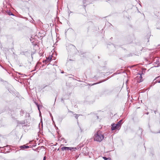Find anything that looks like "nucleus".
<instances>
[{
	"mask_svg": "<svg viewBox=\"0 0 160 160\" xmlns=\"http://www.w3.org/2000/svg\"><path fill=\"white\" fill-rule=\"evenodd\" d=\"M104 135L101 132L98 131L94 135V140L96 141L100 142L104 139Z\"/></svg>",
	"mask_w": 160,
	"mask_h": 160,
	"instance_id": "f257e3e1",
	"label": "nucleus"
},
{
	"mask_svg": "<svg viewBox=\"0 0 160 160\" xmlns=\"http://www.w3.org/2000/svg\"><path fill=\"white\" fill-rule=\"evenodd\" d=\"M111 130L112 131L115 130H119L120 129L119 125H117L116 124L113 123L111 124Z\"/></svg>",
	"mask_w": 160,
	"mask_h": 160,
	"instance_id": "f03ea898",
	"label": "nucleus"
},
{
	"mask_svg": "<svg viewBox=\"0 0 160 160\" xmlns=\"http://www.w3.org/2000/svg\"><path fill=\"white\" fill-rule=\"evenodd\" d=\"M135 80L138 82H140L142 81L143 79L141 74H138V76L136 78Z\"/></svg>",
	"mask_w": 160,
	"mask_h": 160,
	"instance_id": "7ed1b4c3",
	"label": "nucleus"
},
{
	"mask_svg": "<svg viewBox=\"0 0 160 160\" xmlns=\"http://www.w3.org/2000/svg\"><path fill=\"white\" fill-rule=\"evenodd\" d=\"M83 153L86 155H87L88 154H89L88 149L87 148H83Z\"/></svg>",
	"mask_w": 160,
	"mask_h": 160,
	"instance_id": "20e7f679",
	"label": "nucleus"
},
{
	"mask_svg": "<svg viewBox=\"0 0 160 160\" xmlns=\"http://www.w3.org/2000/svg\"><path fill=\"white\" fill-rule=\"evenodd\" d=\"M52 59V57H50L47 58L44 61L45 63H46L50 62L51 61Z\"/></svg>",
	"mask_w": 160,
	"mask_h": 160,
	"instance_id": "39448f33",
	"label": "nucleus"
},
{
	"mask_svg": "<svg viewBox=\"0 0 160 160\" xmlns=\"http://www.w3.org/2000/svg\"><path fill=\"white\" fill-rule=\"evenodd\" d=\"M68 148H69V149H68V150L75 151L77 150V148H76L68 147Z\"/></svg>",
	"mask_w": 160,
	"mask_h": 160,
	"instance_id": "423d86ee",
	"label": "nucleus"
},
{
	"mask_svg": "<svg viewBox=\"0 0 160 160\" xmlns=\"http://www.w3.org/2000/svg\"><path fill=\"white\" fill-rule=\"evenodd\" d=\"M20 148H21L25 149V148H29V146H26L25 145H23L22 146H21L20 147Z\"/></svg>",
	"mask_w": 160,
	"mask_h": 160,
	"instance_id": "0eeeda50",
	"label": "nucleus"
},
{
	"mask_svg": "<svg viewBox=\"0 0 160 160\" xmlns=\"http://www.w3.org/2000/svg\"><path fill=\"white\" fill-rule=\"evenodd\" d=\"M61 149L62 150H68V149H69V148L68 147H63Z\"/></svg>",
	"mask_w": 160,
	"mask_h": 160,
	"instance_id": "6e6552de",
	"label": "nucleus"
},
{
	"mask_svg": "<svg viewBox=\"0 0 160 160\" xmlns=\"http://www.w3.org/2000/svg\"><path fill=\"white\" fill-rule=\"evenodd\" d=\"M122 121V120H120V121H119L117 124H116L117 125H119V127H120H120L121 126V122Z\"/></svg>",
	"mask_w": 160,
	"mask_h": 160,
	"instance_id": "1a4fd4ad",
	"label": "nucleus"
},
{
	"mask_svg": "<svg viewBox=\"0 0 160 160\" xmlns=\"http://www.w3.org/2000/svg\"><path fill=\"white\" fill-rule=\"evenodd\" d=\"M93 154L92 153H89V154H88L87 155H88L89 156V158H91L92 157V156H93Z\"/></svg>",
	"mask_w": 160,
	"mask_h": 160,
	"instance_id": "9d476101",
	"label": "nucleus"
},
{
	"mask_svg": "<svg viewBox=\"0 0 160 160\" xmlns=\"http://www.w3.org/2000/svg\"><path fill=\"white\" fill-rule=\"evenodd\" d=\"M102 158L105 160H108V159H109V160H110V158H106L105 157H103Z\"/></svg>",
	"mask_w": 160,
	"mask_h": 160,
	"instance_id": "9b49d317",
	"label": "nucleus"
},
{
	"mask_svg": "<svg viewBox=\"0 0 160 160\" xmlns=\"http://www.w3.org/2000/svg\"><path fill=\"white\" fill-rule=\"evenodd\" d=\"M79 115H78V114H75V117L77 119L79 116Z\"/></svg>",
	"mask_w": 160,
	"mask_h": 160,
	"instance_id": "f8f14e48",
	"label": "nucleus"
},
{
	"mask_svg": "<svg viewBox=\"0 0 160 160\" xmlns=\"http://www.w3.org/2000/svg\"><path fill=\"white\" fill-rule=\"evenodd\" d=\"M24 111H21V114H23L24 113Z\"/></svg>",
	"mask_w": 160,
	"mask_h": 160,
	"instance_id": "ddd939ff",
	"label": "nucleus"
},
{
	"mask_svg": "<svg viewBox=\"0 0 160 160\" xmlns=\"http://www.w3.org/2000/svg\"><path fill=\"white\" fill-rule=\"evenodd\" d=\"M46 157H44L43 158V160H46Z\"/></svg>",
	"mask_w": 160,
	"mask_h": 160,
	"instance_id": "4468645a",
	"label": "nucleus"
},
{
	"mask_svg": "<svg viewBox=\"0 0 160 160\" xmlns=\"http://www.w3.org/2000/svg\"><path fill=\"white\" fill-rule=\"evenodd\" d=\"M37 107H38V109L39 110H39V106H38V105H37Z\"/></svg>",
	"mask_w": 160,
	"mask_h": 160,
	"instance_id": "2eb2a0df",
	"label": "nucleus"
},
{
	"mask_svg": "<svg viewBox=\"0 0 160 160\" xmlns=\"http://www.w3.org/2000/svg\"><path fill=\"white\" fill-rule=\"evenodd\" d=\"M158 83H160V80L157 82Z\"/></svg>",
	"mask_w": 160,
	"mask_h": 160,
	"instance_id": "dca6fc26",
	"label": "nucleus"
},
{
	"mask_svg": "<svg viewBox=\"0 0 160 160\" xmlns=\"http://www.w3.org/2000/svg\"><path fill=\"white\" fill-rule=\"evenodd\" d=\"M100 83V82H99L97 83H94V84H93V85L99 83Z\"/></svg>",
	"mask_w": 160,
	"mask_h": 160,
	"instance_id": "f3484780",
	"label": "nucleus"
},
{
	"mask_svg": "<svg viewBox=\"0 0 160 160\" xmlns=\"http://www.w3.org/2000/svg\"><path fill=\"white\" fill-rule=\"evenodd\" d=\"M71 59H69L68 60V62L69 61H71Z\"/></svg>",
	"mask_w": 160,
	"mask_h": 160,
	"instance_id": "a211bd4d",
	"label": "nucleus"
},
{
	"mask_svg": "<svg viewBox=\"0 0 160 160\" xmlns=\"http://www.w3.org/2000/svg\"><path fill=\"white\" fill-rule=\"evenodd\" d=\"M70 112H72V113H73V112H72L70 111Z\"/></svg>",
	"mask_w": 160,
	"mask_h": 160,
	"instance_id": "6ab92c4d",
	"label": "nucleus"
},
{
	"mask_svg": "<svg viewBox=\"0 0 160 160\" xmlns=\"http://www.w3.org/2000/svg\"><path fill=\"white\" fill-rule=\"evenodd\" d=\"M11 15H13V14H12V13L11 14Z\"/></svg>",
	"mask_w": 160,
	"mask_h": 160,
	"instance_id": "aec40b11",
	"label": "nucleus"
},
{
	"mask_svg": "<svg viewBox=\"0 0 160 160\" xmlns=\"http://www.w3.org/2000/svg\"><path fill=\"white\" fill-rule=\"evenodd\" d=\"M52 116V119L53 118H52V116Z\"/></svg>",
	"mask_w": 160,
	"mask_h": 160,
	"instance_id": "412c9836",
	"label": "nucleus"
},
{
	"mask_svg": "<svg viewBox=\"0 0 160 160\" xmlns=\"http://www.w3.org/2000/svg\"><path fill=\"white\" fill-rule=\"evenodd\" d=\"M9 15H11V13H10V14H9Z\"/></svg>",
	"mask_w": 160,
	"mask_h": 160,
	"instance_id": "4be33fe9",
	"label": "nucleus"
},
{
	"mask_svg": "<svg viewBox=\"0 0 160 160\" xmlns=\"http://www.w3.org/2000/svg\"><path fill=\"white\" fill-rule=\"evenodd\" d=\"M111 160V158H110V160Z\"/></svg>",
	"mask_w": 160,
	"mask_h": 160,
	"instance_id": "5701e85b",
	"label": "nucleus"
}]
</instances>
